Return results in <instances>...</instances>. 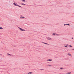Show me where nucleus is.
Returning <instances> with one entry per match:
<instances>
[{
    "mask_svg": "<svg viewBox=\"0 0 74 74\" xmlns=\"http://www.w3.org/2000/svg\"><path fill=\"white\" fill-rule=\"evenodd\" d=\"M65 25H68L69 26H70V24H64V26H65Z\"/></svg>",
    "mask_w": 74,
    "mask_h": 74,
    "instance_id": "nucleus-3",
    "label": "nucleus"
},
{
    "mask_svg": "<svg viewBox=\"0 0 74 74\" xmlns=\"http://www.w3.org/2000/svg\"><path fill=\"white\" fill-rule=\"evenodd\" d=\"M47 60V61H49L50 62L51 61H52V60L49 59V60Z\"/></svg>",
    "mask_w": 74,
    "mask_h": 74,
    "instance_id": "nucleus-7",
    "label": "nucleus"
},
{
    "mask_svg": "<svg viewBox=\"0 0 74 74\" xmlns=\"http://www.w3.org/2000/svg\"><path fill=\"white\" fill-rule=\"evenodd\" d=\"M0 29H3V27H0Z\"/></svg>",
    "mask_w": 74,
    "mask_h": 74,
    "instance_id": "nucleus-16",
    "label": "nucleus"
},
{
    "mask_svg": "<svg viewBox=\"0 0 74 74\" xmlns=\"http://www.w3.org/2000/svg\"><path fill=\"white\" fill-rule=\"evenodd\" d=\"M55 34H55V33L53 34V35H55Z\"/></svg>",
    "mask_w": 74,
    "mask_h": 74,
    "instance_id": "nucleus-18",
    "label": "nucleus"
},
{
    "mask_svg": "<svg viewBox=\"0 0 74 74\" xmlns=\"http://www.w3.org/2000/svg\"><path fill=\"white\" fill-rule=\"evenodd\" d=\"M22 1H23V2H25V0H22Z\"/></svg>",
    "mask_w": 74,
    "mask_h": 74,
    "instance_id": "nucleus-10",
    "label": "nucleus"
},
{
    "mask_svg": "<svg viewBox=\"0 0 74 74\" xmlns=\"http://www.w3.org/2000/svg\"><path fill=\"white\" fill-rule=\"evenodd\" d=\"M18 27L20 29V30H21V31H25V29H22V28Z\"/></svg>",
    "mask_w": 74,
    "mask_h": 74,
    "instance_id": "nucleus-2",
    "label": "nucleus"
},
{
    "mask_svg": "<svg viewBox=\"0 0 74 74\" xmlns=\"http://www.w3.org/2000/svg\"><path fill=\"white\" fill-rule=\"evenodd\" d=\"M20 18H22V19H23L24 18H25V17H23V16H21L20 17Z\"/></svg>",
    "mask_w": 74,
    "mask_h": 74,
    "instance_id": "nucleus-6",
    "label": "nucleus"
},
{
    "mask_svg": "<svg viewBox=\"0 0 74 74\" xmlns=\"http://www.w3.org/2000/svg\"><path fill=\"white\" fill-rule=\"evenodd\" d=\"M22 4L23 5H26V4H25V3H22Z\"/></svg>",
    "mask_w": 74,
    "mask_h": 74,
    "instance_id": "nucleus-11",
    "label": "nucleus"
},
{
    "mask_svg": "<svg viewBox=\"0 0 74 74\" xmlns=\"http://www.w3.org/2000/svg\"><path fill=\"white\" fill-rule=\"evenodd\" d=\"M42 70H44V69H41Z\"/></svg>",
    "mask_w": 74,
    "mask_h": 74,
    "instance_id": "nucleus-22",
    "label": "nucleus"
},
{
    "mask_svg": "<svg viewBox=\"0 0 74 74\" xmlns=\"http://www.w3.org/2000/svg\"><path fill=\"white\" fill-rule=\"evenodd\" d=\"M32 72H29L28 73V74H32Z\"/></svg>",
    "mask_w": 74,
    "mask_h": 74,
    "instance_id": "nucleus-12",
    "label": "nucleus"
},
{
    "mask_svg": "<svg viewBox=\"0 0 74 74\" xmlns=\"http://www.w3.org/2000/svg\"><path fill=\"white\" fill-rule=\"evenodd\" d=\"M68 55H69V56H71V54L69 53H68Z\"/></svg>",
    "mask_w": 74,
    "mask_h": 74,
    "instance_id": "nucleus-9",
    "label": "nucleus"
},
{
    "mask_svg": "<svg viewBox=\"0 0 74 74\" xmlns=\"http://www.w3.org/2000/svg\"><path fill=\"white\" fill-rule=\"evenodd\" d=\"M72 39H73V38H72Z\"/></svg>",
    "mask_w": 74,
    "mask_h": 74,
    "instance_id": "nucleus-21",
    "label": "nucleus"
},
{
    "mask_svg": "<svg viewBox=\"0 0 74 74\" xmlns=\"http://www.w3.org/2000/svg\"><path fill=\"white\" fill-rule=\"evenodd\" d=\"M7 55H8V56H11V54H10L8 53H7Z\"/></svg>",
    "mask_w": 74,
    "mask_h": 74,
    "instance_id": "nucleus-4",
    "label": "nucleus"
},
{
    "mask_svg": "<svg viewBox=\"0 0 74 74\" xmlns=\"http://www.w3.org/2000/svg\"><path fill=\"white\" fill-rule=\"evenodd\" d=\"M60 70H62V69H63V68H60Z\"/></svg>",
    "mask_w": 74,
    "mask_h": 74,
    "instance_id": "nucleus-20",
    "label": "nucleus"
},
{
    "mask_svg": "<svg viewBox=\"0 0 74 74\" xmlns=\"http://www.w3.org/2000/svg\"><path fill=\"white\" fill-rule=\"evenodd\" d=\"M67 45H67L65 46L64 47H67Z\"/></svg>",
    "mask_w": 74,
    "mask_h": 74,
    "instance_id": "nucleus-14",
    "label": "nucleus"
},
{
    "mask_svg": "<svg viewBox=\"0 0 74 74\" xmlns=\"http://www.w3.org/2000/svg\"><path fill=\"white\" fill-rule=\"evenodd\" d=\"M42 43H43V44H46L47 45H49V44L44 42H42Z\"/></svg>",
    "mask_w": 74,
    "mask_h": 74,
    "instance_id": "nucleus-5",
    "label": "nucleus"
},
{
    "mask_svg": "<svg viewBox=\"0 0 74 74\" xmlns=\"http://www.w3.org/2000/svg\"><path fill=\"white\" fill-rule=\"evenodd\" d=\"M13 4L14 5H15V6H18V7H21V8H22V7H21V6L19 5L16 4V3H13Z\"/></svg>",
    "mask_w": 74,
    "mask_h": 74,
    "instance_id": "nucleus-1",
    "label": "nucleus"
},
{
    "mask_svg": "<svg viewBox=\"0 0 74 74\" xmlns=\"http://www.w3.org/2000/svg\"><path fill=\"white\" fill-rule=\"evenodd\" d=\"M48 66H51L52 65H47Z\"/></svg>",
    "mask_w": 74,
    "mask_h": 74,
    "instance_id": "nucleus-15",
    "label": "nucleus"
},
{
    "mask_svg": "<svg viewBox=\"0 0 74 74\" xmlns=\"http://www.w3.org/2000/svg\"><path fill=\"white\" fill-rule=\"evenodd\" d=\"M66 74H71V72L70 73H66Z\"/></svg>",
    "mask_w": 74,
    "mask_h": 74,
    "instance_id": "nucleus-13",
    "label": "nucleus"
},
{
    "mask_svg": "<svg viewBox=\"0 0 74 74\" xmlns=\"http://www.w3.org/2000/svg\"><path fill=\"white\" fill-rule=\"evenodd\" d=\"M56 35H57V36H60V34H56Z\"/></svg>",
    "mask_w": 74,
    "mask_h": 74,
    "instance_id": "nucleus-17",
    "label": "nucleus"
},
{
    "mask_svg": "<svg viewBox=\"0 0 74 74\" xmlns=\"http://www.w3.org/2000/svg\"><path fill=\"white\" fill-rule=\"evenodd\" d=\"M0 55H1V54H0Z\"/></svg>",
    "mask_w": 74,
    "mask_h": 74,
    "instance_id": "nucleus-23",
    "label": "nucleus"
},
{
    "mask_svg": "<svg viewBox=\"0 0 74 74\" xmlns=\"http://www.w3.org/2000/svg\"><path fill=\"white\" fill-rule=\"evenodd\" d=\"M47 39L49 40H51V38H49V37H48L47 38Z\"/></svg>",
    "mask_w": 74,
    "mask_h": 74,
    "instance_id": "nucleus-8",
    "label": "nucleus"
},
{
    "mask_svg": "<svg viewBox=\"0 0 74 74\" xmlns=\"http://www.w3.org/2000/svg\"><path fill=\"white\" fill-rule=\"evenodd\" d=\"M69 47H71H71H72V46L71 45H70Z\"/></svg>",
    "mask_w": 74,
    "mask_h": 74,
    "instance_id": "nucleus-19",
    "label": "nucleus"
}]
</instances>
